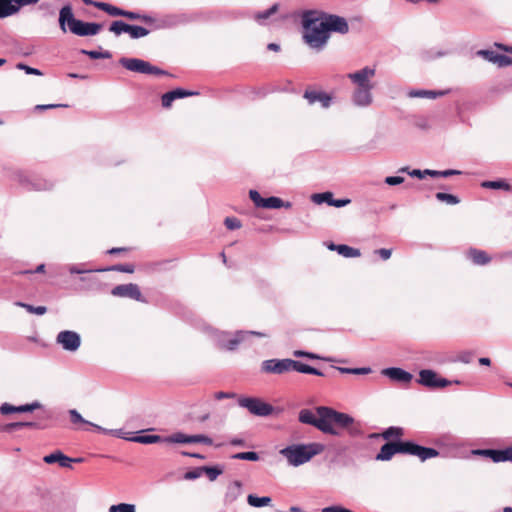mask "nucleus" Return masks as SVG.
Instances as JSON below:
<instances>
[{
	"instance_id": "obj_1",
	"label": "nucleus",
	"mask_w": 512,
	"mask_h": 512,
	"mask_svg": "<svg viewBox=\"0 0 512 512\" xmlns=\"http://www.w3.org/2000/svg\"><path fill=\"white\" fill-rule=\"evenodd\" d=\"M298 420L302 424L311 425L331 435H338V428H348L354 423L350 415L327 406H318L314 410L302 409L299 411Z\"/></svg>"
},
{
	"instance_id": "obj_2",
	"label": "nucleus",
	"mask_w": 512,
	"mask_h": 512,
	"mask_svg": "<svg viewBox=\"0 0 512 512\" xmlns=\"http://www.w3.org/2000/svg\"><path fill=\"white\" fill-rule=\"evenodd\" d=\"M113 434L121 439L136 442L140 444H160V445H171V444H185V445H204L212 446V438L198 434V435H187L182 432H176L168 436L160 435H137L134 432H124L123 430L112 431Z\"/></svg>"
},
{
	"instance_id": "obj_3",
	"label": "nucleus",
	"mask_w": 512,
	"mask_h": 512,
	"mask_svg": "<svg viewBox=\"0 0 512 512\" xmlns=\"http://www.w3.org/2000/svg\"><path fill=\"white\" fill-rule=\"evenodd\" d=\"M301 25L303 28V41L316 51L323 50L329 39L327 29L321 19V10H305L301 14Z\"/></svg>"
},
{
	"instance_id": "obj_4",
	"label": "nucleus",
	"mask_w": 512,
	"mask_h": 512,
	"mask_svg": "<svg viewBox=\"0 0 512 512\" xmlns=\"http://www.w3.org/2000/svg\"><path fill=\"white\" fill-rule=\"evenodd\" d=\"M66 24L70 32L77 36H93L99 33L102 28V25L99 23L84 22L76 19L70 5L63 6L59 12V26L64 33L67 31Z\"/></svg>"
},
{
	"instance_id": "obj_5",
	"label": "nucleus",
	"mask_w": 512,
	"mask_h": 512,
	"mask_svg": "<svg viewBox=\"0 0 512 512\" xmlns=\"http://www.w3.org/2000/svg\"><path fill=\"white\" fill-rule=\"evenodd\" d=\"M251 335H255L258 337H266L267 336L265 333L258 332V331L239 330V331H236L235 333L222 331V332H218L216 334L215 340H216L217 346L220 349L226 350V351H235L238 348V346L241 343H243L244 341H246L248 336H251Z\"/></svg>"
},
{
	"instance_id": "obj_6",
	"label": "nucleus",
	"mask_w": 512,
	"mask_h": 512,
	"mask_svg": "<svg viewBox=\"0 0 512 512\" xmlns=\"http://www.w3.org/2000/svg\"><path fill=\"white\" fill-rule=\"evenodd\" d=\"M403 428L401 427H389L382 434L373 433L369 437L371 439L383 438L385 440L395 439V441H388L381 445L380 448H426L423 445L416 444L412 441H401L400 437L403 435Z\"/></svg>"
},
{
	"instance_id": "obj_7",
	"label": "nucleus",
	"mask_w": 512,
	"mask_h": 512,
	"mask_svg": "<svg viewBox=\"0 0 512 512\" xmlns=\"http://www.w3.org/2000/svg\"><path fill=\"white\" fill-rule=\"evenodd\" d=\"M239 407L247 409L249 413L258 417H267L274 412V407L258 397L239 396Z\"/></svg>"
},
{
	"instance_id": "obj_8",
	"label": "nucleus",
	"mask_w": 512,
	"mask_h": 512,
	"mask_svg": "<svg viewBox=\"0 0 512 512\" xmlns=\"http://www.w3.org/2000/svg\"><path fill=\"white\" fill-rule=\"evenodd\" d=\"M119 63L127 70L141 74L167 75L168 73L148 61L138 58H121Z\"/></svg>"
},
{
	"instance_id": "obj_9",
	"label": "nucleus",
	"mask_w": 512,
	"mask_h": 512,
	"mask_svg": "<svg viewBox=\"0 0 512 512\" xmlns=\"http://www.w3.org/2000/svg\"><path fill=\"white\" fill-rule=\"evenodd\" d=\"M50 506V494L42 488L33 489L25 498V507L31 511H47Z\"/></svg>"
},
{
	"instance_id": "obj_10",
	"label": "nucleus",
	"mask_w": 512,
	"mask_h": 512,
	"mask_svg": "<svg viewBox=\"0 0 512 512\" xmlns=\"http://www.w3.org/2000/svg\"><path fill=\"white\" fill-rule=\"evenodd\" d=\"M469 455L443 454L442 457L469 458L470 456H482L490 458L493 462L512 461V450H470Z\"/></svg>"
},
{
	"instance_id": "obj_11",
	"label": "nucleus",
	"mask_w": 512,
	"mask_h": 512,
	"mask_svg": "<svg viewBox=\"0 0 512 512\" xmlns=\"http://www.w3.org/2000/svg\"><path fill=\"white\" fill-rule=\"evenodd\" d=\"M16 177L19 183L27 190L46 191L53 187V183L47 179L24 172H18Z\"/></svg>"
},
{
	"instance_id": "obj_12",
	"label": "nucleus",
	"mask_w": 512,
	"mask_h": 512,
	"mask_svg": "<svg viewBox=\"0 0 512 512\" xmlns=\"http://www.w3.org/2000/svg\"><path fill=\"white\" fill-rule=\"evenodd\" d=\"M396 453H409L418 456L422 462L443 455L439 450H380L374 459L377 461H389Z\"/></svg>"
},
{
	"instance_id": "obj_13",
	"label": "nucleus",
	"mask_w": 512,
	"mask_h": 512,
	"mask_svg": "<svg viewBox=\"0 0 512 512\" xmlns=\"http://www.w3.org/2000/svg\"><path fill=\"white\" fill-rule=\"evenodd\" d=\"M322 451L323 450H280V453L285 457L290 466L298 467L309 462Z\"/></svg>"
},
{
	"instance_id": "obj_14",
	"label": "nucleus",
	"mask_w": 512,
	"mask_h": 512,
	"mask_svg": "<svg viewBox=\"0 0 512 512\" xmlns=\"http://www.w3.org/2000/svg\"><path fill=\"white\" fill-rule=\"evenodd\" d=\"M321 19L324 22L328 34L335 32L344 35L349 32L348 22L342 16L321 11Z\"/></svg>"
},
{
	"instance_id": "obj_15",
	"label": "nucleus",
	"mask_w": 512,
	"mask_h": 512,
	"mask_svg": "<svg viewBox=\"0 0 512 512\" xmlns=\"http://www.w3.org/2000/svg\"><path fill=\"white\" fill-rule=\"evenodd\" d=\"M109 31L113 32L117 36L122 33H128L133 39L142 38L149 34L148 29L142 26L130 25L121 20L114 21L110 25Z\"/></svg>"
},
{
	"instance_id": "obj_16",
	"label": "nucleus",
	"mask_w": 512,
	"mask_h": 512,
	"mask_svg": "<svg viewBox=\"0 0 512 512\" xmlns=\"http://www.w3.org/2000/svg\"><path fill=\"white\" fill-rule=\"evenodd\" d=\"M417 382L430 389L444 388L452 383L451 381L438 376L435 371L430 369L421 370L419 372Z\"/></svg>"
},
{
	"instance_id": "obj_17",
	"label": "nucleus",
	"mask_w": 512,
	"mask_h": 512,
	"mask_svg": "<svg viewBox=\"0 0 512 512\" xmlns=\"http://www.w3.org/2000/svg\"><path fill=\"white\" fill-rule=\"evenodd\" d=\"M375 73H376V70L374 68L365 66L364 68H362L358 71L349 73L347 75V77L355 85V88L373 89L374 85L371 82V79L375 76Z\"/></svg>"
},
{
	"instance_id": "obj_18",
	"label": "nucleus",
	"mask_w": 512,
	"mask_h": 512,
	"mask_svg": "<svg viewBox=\"0 0 512 512\" xmlns=\"http://www.w3.org/2000/svg\"><path fill=\"white\" fill-rule=\"evenodd\" d=\"M292 371L291 359H268L261 363V372L281 375Z\"/></svg>"
},
{
	"instance_id": "obj_19",
	"label": "nucleus",
	"mask_w": 512,
	"mask_h": 512,
	"mask_svg": "<svg viewBox=\"0 0 512 512\" xmlns=\"http://www.w3.org/2000/svg\"><path fill=\"white\" fill-rule=\"evenodd\" d=\"M56 342L61 345L64 350L75 352L81 345V338L80 335L75 331L64 330L58 333Z\"/></svg>"
},
{
	"instance_id": "obj_20",
	"label": "nucleus",
	"mask_w": 512,
	"mask_h": 512,
	"mask_svg": "<svg viewBox=\"0 0 512 512\" xmlns=\"http://www.w3.org/2000/svg\"><path fill=\"white\" fill-rule=\"evenodd\" d=\"M111 294L115 297L130 298L144 302L139 286L134 283L117 285L111 290Z\"/></svg>"
},
{
	"instance_id": "obj_21",
	"label": "nucleus",
	"mask_w": 512,
	"mask_h": 512,
	"mask_svg": "<svg viewBox=\"0 0 512 512\" xmlns=\"http://www.w3.org/2000/svg\"><path fill=\"white\" fill-rule=\"evenodd\" d=\"M346 450H327L324 458L328 462L329 467H345L351 464L347 457Z\"/></svg>"
},
{
	"instance_id": "obj_22",
	"label": "nucleus",
	"mask_w": 512,
	"mask_h": 512,
	"mask_svg": "<svg viewBox=\"0 0 512 512\" xmlns=\"http://www.w3.org/2000/svg\"><path fill=\"white\" fill-rule=\"evenodd\" d=\"M311 200L316 204L327 203L329 206H334L337 208L344 207L348 205L351 200L350 199H334L332 192H323L316 193L311 196Z\"/></svg>"
},
{
	"instance_id": "obj_23",
	"label": "nucleus",
	"mask_w": 512,
	"mask_h": 512,
	"mask_svg": "<svg viewBox=\"0 0 512 512\" xmlns=\"http://www.w3.org/2000/svg\"><path fill=\"white\" fill-rule=\"evenodd\" d=\"M372 90L369 88H355L351 100L352 103L357 107H368L373 102Z\"/></svg>"
},
{
	"instance_id": "obj_24",
	"label": "nucleus",
	"mask_w": 512,
	"mask_h": 512,
	"mask_svg": "<svg viewBox=\"0 0 512 512\" xmlns=\"http://www.w3.org/2000/svg\"><path fill=\"white\" fill-rule=\"evenodd\" d=\"M39 0H2V18L16 14L21 7L36 4Z\"/></svg>"
},
{
	"instance_id": "obj_25",
	"label": "nucleus",
	"mask_w": 512,
	"mask_h": 512,
	"mask_svg": "<svg viewBox=\"0 0 512 512\" xmlns=\"http://www.w3.org/2000/svg\"><path fill=\"white\" fill-rule=\"evenodd\" d=\"M68 270H69V272L71 274H84V273H89V272H93L94 271L92 269H84V268H82L79 265H69L68 266ZM108 270L124 272V273H133L134 272V266L130 265V264H118V265H115V266H113L111 268L96 269L95 271L96 272H103V271H108Z\"/></svg>"
},
{
	"instance_id": "obj_26",
	"label": "nucleus",
	"mask_w": 512,
	"mask_h": 512,
	"mask_svg": "<svg viewBox=\"0 0 512 512\" xmlns=\"http://www.w3.org/2000/svg\"><path fill=\"white\" fill-rule=\"evenodd\" d=\"M42 404L38 401H34L29 404H24L20 406H14L8 403H2V415H8L12 413H27L33 412L34 410L40 409Z\"/></svg>"
},
{
	"instance_id": "obj_27",
	"label": "nucleus",
	"mask_w": 512,
	"mask_h": 512,
	"mask_svg": "<svg viewBox=\"0 0 512 512\" xmlns=\"http://www.w3.org/2000/svg\"><path fill=\"white\" fill-rule=\"evenodd\" d=\"M382 374L390 378L392 381L399 383H409L413 375L402 368L390 367L382 370Z\"/></svg>"
},
{
	"instance_id": "obj_28",
	"label": "nucleus",
	"mask_w": 512,
	"mask_h": 512,
	"mask_svg": "<svg viewBox=\"0 0 512 512\" xmlns=\"http://www.w3.org/2000/svg\"><path fill=\"white\" fill-rule=\"evenodd\" d=\"M196 94H197L196 92L185 90L182 88L174 89V90L169 91L162 95V98H161L162 106L164 108H170L173 101H175L176 99H181V98H185V97L196 95Z\"/></svg>"
},
{
	"instance_id": "obj_29",
	"label": "nucleus",
	"mask_w": 512,
	"mask_h": 512,
	"mask_svg": "<svg viewBox=\"0 0 512 512\" xmlns=\"http://www.w3.org/2000/svg\"><path fill=\"white\" fill-rule=\"evenodd\" d=\"M42 426L38 422L33 421H18L12 423H2V431L13 432L22 429H40Z\"/></svg>"
},
{
	"instance_id": "obj_30",
	"label": "nucleus",
	"mask_w": 512,
	"mask_h": 512,
	"mask_svg": "<svg viewBox=\"0 0 512 512\" xmlns=\"http://www.w3.org/2000/svg\"><path fill=\"white\" fill-rule=\"evenodd\" d=\"M304 98L307 99L309 104L320 102L323 108H328L332 100L331 97L326 93L316 91H306L304 93Z\"/></svg>"
},
{
	"instance_id": "obj_31",
	"label": "nucleus",
	"mask_w": 512,
	"mask_h": 512,
	"mask_svg": "<svg viewBox=\"0 0 512 512\" xmlns=\"http://www.w3.org/2000/svg\"><path fill=\"white\" fill-rule=\"evenodd\" d=\"M190 21H192V17L184 13L166 15L162 19V23L165 27H175Z\"/></svg>"
},
{
	"instance_id": "obj_32",
	"label": "nucleus",
	"mask_w": 512,
	"mask_h": 512,
	"mask_svg": "<svg viewBox=\"0 0 512 512\" xmlns=\"http://www.w3.org/2000/svg\"><path fill=\"white\" fill-rule=\"evenodd\" d=\"M328 248L332 251H337L343 257L346 258H355L361 255V252L357 248L350 247L345 244H334L331 243Z\"/></svg>"
},
{
	"instance_id": "obj_33",
	"label": "nucleus",
	"mask_w": 512,
	"mask_h": 512,
	"mask_svg": "<svg viewBox=\"0 0 512 512\" xmlns=\"http://www.w3.org/2000/svg\"><path fill=\"white\" fill-rule=\"evenodd\" d=\"M448 91L440 90H425V89H412L410 90L407 95L410 98H429V99H435L437 97L444 96L447 94Z\"/></svg>"
},
{
	"instance_id": "obj_34",
	"label": "nucleus",
	"mask_w": 512,
	"mask_h": 512,
	"mask_svg": "<svg viewBox=\"0 0 512 512\" xmlns=\"http://www.w3.org/2000/svg\"><path fill=\"white\" fill-rule=\"evenodd\" d=\"M468 257L476 265H486L491 261L490 256L485 251L475 248L468 251Z\"/></svg>"
},
{
	"instance_id": "obj_35",
	"label": "nucleus",
	"mask_w": 512,
	"mask_h": 512,
	"mask_svg": "<svg viewBox=\"0 0 512 512\" xmlns=\"http://www.w3.org/2000/svg\"><path fill=\"white\" fill-rule=\"evenodd\" d=\"M242 494V484L240 481H233L227 487V492L225 494V502L232 503L238 499V497Z\"/></svg>"
},
{
	"instance_id": "obj_36",
	"label": "nucleus",
	"mask_w": 512,
	"mask_h": 512,
	"mask_svg": "<svg viewBox=\"0 0 512 512\" xmlns=\"http://www.w3.org/2000/svg\"><path fill=\"white\" fill-rule=\"evenodd\" d=\"M291 367H292L293 371H297L299 373L323 376V373L320 370H318L310 365L304 364L300 361L291 359Z\"/></svg>"
},
{
	"instance_id": "obj_37",
	"label": "nucleus",
	"mask_w": 512,
	"mask_h": 512,
	"mask_svg": "<svg viewBox=\"0 0 512 512\" xmlns=\"http://www.w3.org/2000/svg\"><path fill=\"white\" fill-rule=\"evenodd\" d=\"M282 207L289 209L292 207V204L290 202H284L281 198L275 196L265 198L262 204V208L267 209H279Z\"/></svg>"
},
{
	"instance_id": "obj_38",
	"label": "nucleus",
	"mask_w": 512,
	"mask_h": 512,
	"mask_svg": "<svg viewBox=\"0 0 512 512\" xmlns=\"http://www.w3.org/2000/svg\"><path fill=\"white\" fill-rule=\"evenodd\" d=\"M224 465L216 464L213 466L204 465L202 466V473L205 475L210 481H215L218 476H220L224 472Z\"/></svg>"
},
{
	"instance_id": "obj_39",
	"label": "nucleus",
	"mask_w": 512,
	"mask_h": 512,
	"mask_svg": "<svg viewBox=\"0 0 512 512\" xmlns=\"http://www.w3.org/2000/svg\"><path fill=\"white\" fill-rule=\"evenodd\" d=\"M481 186L486 189H496V190H504L511 191L512 186L504 179H498L494 181H483Z\"/></svg>"
},
{
	"instance_id": "obj_40",
	"label": "nucleus",
	"mask_w": 512,
	"mask_h": 512,
	"mask_svg": "<svg viewBox=\"0 0 512 512\" xmlns=\"http://www.w3.org/2000/svg\"><path fill=\"white\" fill-rule=\"evenodd\" d=\"M92 6L102 10V11H105L106 13H108L110 16H122L123 14V10L116 7V6H113L111 4H108V3H105V2H96L94 1Z\"/></svg>"
},
{
	"instance_id": "obj_41",
	"label": "nucleus",
	"mask_w": 512,
	"mask_h": 512,
	"mask_svg": "<svg viewBox=\"0 0 512 512\" xmlns=\"http://www.w3.org/2000/svg\"><path fill=\"white\" fill-rule=\"evenodd\" d=\"M247 502L252 507L260 508L270 505L272 499L268 496L259 497L254 494H249L247 497Z\"/></svg>"
},
{
	"instance_id": "obj_42",
	"label": "nucleus",
	"mask_w": 512,
	"mask_h": 512,
	"mask_svg": "<svg viewBox=\"0 0 512 512\" xmlns=\"http://www.w3.org/2000/svg\"><path fill=\"white\" fill-rule=\"evenodd\" d=\"M69 416H70V421L74 424V425H86V426H91V427H94L96 428L97 430H103L100 426L98 425H95V424H92L90 423L89 421L85 420L81 414L75 410V409H72L69 411Z\"/></svg>"
},
{
	"instance_id": "obj_43",
	"label": "nucleus",
	"mask_w": 512,
	"mask_h": 512,
	"mask_svg": "<svg viewBox=\"0 0 512 512\" xmlns=\"http://www.w3.org/2000/svg\"><path fill=\"white\" fill-rule=\"evenodd\" d=\"M278 9H279V5L274 4L269 9L256 13L254 15V19L259 24H264L265 20H267L271 15L275 14L278 11Z\"/></svg>"
},
{
	"instance_id": "obj_44",
	"label": "nucleus",
	"mask_w": 512,
	"mask_h": 512,
	"mask_svg": "<svg viewBox=\"0 0 512 512\" xmlns=\"http://www.w3.org/2000/svg\"><path fill=\"white\" fill-rule=\"evenodd\" d=\"M435 197L438 201L445 202L448 205H456L460 202L457 196L444 192H437Z\"/></svg>"
},
{
	"instance_id": "obj_45",
	"label": "nucleus",
	"mask_w": 512,
	"mask_h": 512,
	"mask_svg": "<svg viewBox=\"0 0 512 512\" xmlns=\"http://www.w3.org/2000/svg\"><path fill=\"white\" fill-rule=\"evenodd\" d=\"M337 370L343 374H355V375H366L371 373L370 367H361V368H345V367H337Z\"/></svg>"
},
{
	"instance_id": "obj_46",
	"label": "nucleus",
	"mask_w": 512,
	"mask_h": 512,
	"mask_svg": "<svg viewBox=\"0 0 512 512\" xmlns=\"http://www.w3.org/2000/svg\"><path fill=\"white\" fill-rule=\"evenodd\" d=\"M109 512H136V506L130 503H119L109 507Z\"/></svg>"
},
{
	"instance_id": "obj_47",
	"label": "nucleus",
	"mask_w": 512,
	"mask_h": 512,
	"mask_svg": "<svg viewBox=\"0 0 512 512\" xmlns=\"http://www.w3.org/2000/svg\"><path fill=\"white\" fill-rule=\"evenodd\" d=\"M81 53L88 55L91 59H108L111 57L109 51L82 50Z\"/></svg>"
},
{
	"instance_id": "obj_48",
	"label": "nucleus",
	"mask_w": 512,
	"mask_h": 512,
	"mask_svg": "<svg viewBox=\"0 0 512 512\" xmlns=\"http://www.w3.org/2000/svg\"><path fill=\"white\" fill-rule=\"evenodd\" d=\"M497 54V52L488 49H482L476 52L477 56L482 57L486 61L491 62L493 64L496 63Z\"/></svg>"
},
{
	"instance_id": "obj_49",
	"label": "nucleus",
	"mask_w": 512,
	"mask_h": 512,
	"mask_svg": "<svg viewBox=\"0 0 512 512\" xmlns=\"http://www.w3.org/2000/svg\"><path fill=\"white\" fill-rule=\"evenodd\" d=\"M17 305L25 308L29 313L37 314V315H43L46 313L47 308L45 306H33L26 303H17Z\"/></svg>"
},
{
	"instance_id": "obj_50",
	"label": "nucleus",
	"mask_w": 512,
	"mask_h": 512,
	"mask_svg": "<svg viewBox=\"0 0 512 512\" xmlns=\"http://www.w3.org/2000/svg\"><path fill=\"white\" fill-rule=\"evenodd\" d=\"M232 458L239 460L257 461L259 459V456L254 451H247L234 454L232 455Z\"/></svg>"
},
{
	"instance_id": "obj_51",
	"label": "nucleus",
	"mask_w": 512,
	"mask_h": 512,
	"mask_svg": "<svg viewBox=\"0 0 512 512\" xmlns=\"http://www.w3.org/2000/svg\"><path fill=\"white\" fill-rule=\"evenodd\" d=\"M203 475L202 473V466L200 467H196L190 471H187L185 474H184V479L186 480H195V479H198L199 477H201Z\"/></svg>"
},
{
	"instance_id": "obj_52",
	"label": "nucleus",
	"mask_w": 512,
	"mask_h": 512,
	"mask_svg": "<svg viewBox=\"0 0 512 512\" xmlns=\"http://www.w3.org/2000/svg\"><path fill=\"white\" fill-rule=\"evenodd\" d=\"M224 224L229 230L239 229L241 227V222L239 219L235 217H227L224 220Z\"/></svg>"
},
{
	"instance_id": "obj_53",
	"label": "nucleus",
	"mask_w": 512,
	"mask_h": 512,
	"mask_svg": "<svg viewBox=\"0 0 512 512\" xmlns=\"http://www.w3.org/2000/svg\"><path fill=\"white\" fill-rule=\"evenodd\" d=\"M249 197L253 201L256 207H261L265 200V198H262L260 193L256 190H250L249 191Z\"/></svg>"
},
{
	"instance_id": "obj_54",
	"label": "nucleus",
	"mask_w": 512,
	"mask_h": 512,
	"mask_svg": "<svg viewBox=\"0 0 512 512\" xmlns=\"http://www.w3.org/2000/svg\"><path fill=\"white\" fill-rule=\"evenodd\" d=\"M499 67H506L512 65V58L503 54H497L496 63Z\"/></svg>"
},
{
	"instance_id": "obj_55",
	"label": "nucleus",
	"mask_w": 512,
	"mask_h": 512,
	"mask_svg": "<svg viewBox=\"0 0 512 512\" xmlns=\"http://www.w3.org/2000/svg\"><path fill=\"white\" fill-rule=\"evenodd\" d=\"M122 17H126V18L131 19V20H137V19H142L144 21H148L149 20V17H147L145 15L141 16L138 13H135V12H132V11H127V10H123Z\"/></svg>"
},
{
	"instance_id": "obj_56",
	"label": "nucleus",
	"mask_w": 512,
	"mask_h": 512,
	"mask_svg": "<svg viewBox=\"0 0 512 512\" xmlns=\"http://www.w3.org/2000/svg\"><path fill=\"white\" fill-rule=\"evenodd\" d=\"M57 464L63 468H70L72 465V460L70 459V457H68L60 452L59 460L57 461Z\"/></svg>"
},
{
	"instance_id": "obj_57",
	"label": "nucleus",
	"mask_w": 512,
	"mask_h": 512,
	"mask_svg": "<svg viewBox=\"0 0 512 512\" xmlns=\"http://www.w3.org/2000/svg\"><path fill=\"white\" fill-rule=\"evenodd\" d=\"M404 182V178L400 176H388L385 178V183L390 186L399 185Z\"/></svg>"
},
{
	"instance_id": "obj_58",
	"label": "nucleus",
	"mask_w": 512,
	"mask_h": 512,
	"mask_svg": "<svg viewBox=\"0 0 512 512\" xmlns=\"http://www.w3.org/2000/svg\"><path fill=\"white\" fill-rule=\"evenodd\" d=\"M293 355L295 357H306V358H309V359H319L320 357L314 353H311V352H306V351H303V350H295L293 352Z\"/></svg>"
},
{
	"instance_id": "obj_59",
	"label": "nucleus",
	"mask_w": 512,
	"mask_h": 512,
	"mask_svg": "<svg viewBox=\"0 0 512 512\" xmlns=\"http://www.w3.org/2000/svg\"><path fill=\"white\" fill-rule=\"evenodd\" d=\"M223 445L242 446V445H245V442L241 437L235 436V437L229 438V440L224 442Z\"/></svg>"
},
{
	"instance_id": "obj_60",
	"label": "nucleus",
	"mask_w": 512,
	"mask_h": 512,
	"mask_svg": "<svg viewBox=\"0 0 512 512\" xmlns=\"http://www.w3.org/2000/svg\"><path fill=\"white\" fill-rule=\"evenodd\" d=\"M285 448H297V449H300V448H324V446L322 444H318V443H311V444H293V445H288Z\"/></svg>"
},
{
	"instance_id": "obj_61",
	"label": "nucleus",
	"mask_w": 512,
	"mask_h": 512,
	"mask_svg": "<svg viewBox=\"0 0 512 512\" xmlns=\"http://www.w3.org/2000/svg\"><path fill=\"white\" fill-rule=\"evenodd\" d=\"M59 455H60V451L57 450L56 452L50 454V455H47L43 458V460L47 463V464H54V463H57V461L59 460Z\"/></svg>"
},
{
	"instance_id": "obj_62",
	"label": "nucleus",
	"mask_w": 512,
	"mask_h": 512,
	"mask_svg": "<svg viewBox=\"0 0 512 512\" xmlns=\"http://www.w3.org/2000/svg\"><path fill=\"white\" fill-rule=\"evenodd\" d=\"M18 68L25 70L27 74L42 75V72L36 68L29 67L25 64H18Z\"/></svg>"
},
{
	"instance_id": "obj_63",
	"label": "nucleus",
	"mask_w": 512,
	"mask_h": 512,
	"mask_svg": "<svg viewBox=\"0 0 512 512\" xmlns=\"http://www.w3.org/2000/svg\"><path fill=\"white\" fill-rule=\"evenodd\" d=\"M375 253L378 254L383 260H388L391 257L392 251L390 249L381 248L375 250Z\"/></svg>"
},
{
	"instance_id": "obj_64",
	"label": "nucleus",
	"mask_w": 512,
	"mask_h": 512,
	"mask_svg": "<svg viewBox=\"0 0 512 512\" xmlns=\"http://www.w3.org/2000/svg\"><path fill=\"white\" fill-rule=\"evenodd\" d=\"M437 445L443 447V448H447L449 446L452 445V441H451V437L450 436H443L439 439V441L437 442Z\"/></svg>"
}]
</instances>
